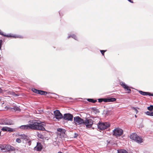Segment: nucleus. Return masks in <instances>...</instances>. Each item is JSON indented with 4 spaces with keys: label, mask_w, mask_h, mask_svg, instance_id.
I'll return each instance as SVG.
<instances>
[{
    "label": "nucleus",
    "mask_w": 153,
    "mask_h": 153,
    "mask_svg": "<svg viewBox=\"0 0 153 153\" xmlns=\"http://www.w3.org/2000/svg\"><path fill=\"white\" fill-rule=\"evenodd\" d=\"M31 124L26 125H22L19 128L23 130H34L45 131L44 127L46 126L45 123L41 122L39 120H33L29 121Z\"/></svg>",
    "instance_id": "obj_1"
},
{
    "label": "nucleus",
    "mask_w": 153,
    "mask_h": 153,
    "mask_svg": "<svg viewBox=\"0 0 153 153\" xmlns=\"http://www.w3.org/2000/svg\"><path fill=\"white\" fill-rule=\"evenodd\" d=\"M98 129L100 130H105L110 126L109 123L107 122H100L97 125Z\"/></svg>",
    "instance_id": "obj_2"
},
{
    "label": "nucleus",
    "mask_w": 153,
    "mask_h": 153,
    "mask_svg": "<svg viewBox=\"0 0 153 153\" xmlns=\"http://www.w3.org/2000/svg\"><path fill=\"white\" fill-rule=\"evenodd\" d=\"M130 138L138 143H141L142 142L143 139L139 137L135 133H132L130 136Z\"/></svg>",
    "instance_id": "obj_3"
},
{
    "label": "nucleus",
    "mask_w": 153,
    "mask_h": 153,
    "mask_svg": "<svg viewBox=\"0 0 153 153\" xmlns=\"http://www.w3.org/2000/svg\"><path fill=\"white\" fill-rule=\"evenodd\" d=\"M57 131L58 132L57 133V135L59 138H62L66 137L65 129L62 128H58Z\"/></svg>",
    "instance_id": "obj_4"
},
{
    "label": "nucleus",
    "mask_w": 153,
    "mask_h": 153,
    "mask_svg": "<svg viewBox=\"0 0 153 153\" xmlns=\"http://www.w3.org/2000/svg\"><path fill=\"white\" fill-rule=\"evenodd\" d=\"M113 135L116 137L121 136L123 134V130L120 128L117 127L113 130Z\"/></svg>",
    "instance_id": "obj_5"
},
{
    "label": "nucleus",
    "mask_w": 153,
    "mask_h": 153,
    "mask_svg": "<svg viewBox=\"0 0 153 153\" xmlns=\"http://www.w3.org/2000/svg\"><path fill=\"white\" fill-rule=\"evenodd\" d=\"M54 113L55 116V118L57 119L58 121L63 118V115L60 113L59 110H56L54 111Z\"/></svg>",
    "instance_id": "obj_6"
},
{
    "label": "nucleus",
    "mask_w": 153,
    "mask_h": 153,
    "mask_svg": "<svg viewBox=\"0 0 153 153\" xmlns=\"http://www.w3.org/2000/svg\"><path fill=\"white\" fill-rule=\"evenodd\" d=\"M84 120L79 117L76 116L74 117V121L76 124L80 125L84 124Z\"/></svg>",
    "instance_id": "obj_7"
},
{
    "label": "nucleus",
    "mask_w": 153,
    "mask_h": 153,
    "mask_svg": "<svg viewBox=\"0 0 153 153\" xmlns=\"http://www.w3.org/2000/svg\"><path fill=\"white\" fill-rule=\"evenodd\" d=\"M73 117V115L72 114L70 113H66L64 114L62 118L65 120L72 121Z\"/></svg>",
    "instance_id": "obj_8"
},
{
    "label": "nucleus",
    "mask_w": 153,
    "mask_h": 153,
    "mask_svg": "<svg viewBox=\"0 0 153 153\" xmlns=\"http://www.w3.org/2000/svg\"><path fill=\"white\" fill-rule=\"evenodd\" d=\"M84 124L86 126V128H90L93 124V120L91 119H86L85 121H84Z\"/></svg>",
    "instance_id": "obj_9"
},
{
    "label": "nucleus",
    "mask_w": 153,
    "mask_h": 153,
    "mask_svg": "<svg viewBox=\"0 0 153 153\" xmlns=\"http://www.w3.org/2000/svg\"><path fill=\"white\" fill-rule=\"evenodd\" d=\"M120 85L123 88L125 89L128 91L127 92L128 93H130L131 92V90L129 87L125 83L123 82H120Z\"/></svg>",
    "instance_id": "obj_10"
},
{
    "label": "nucleus",
    "mask_w": 153,
    "mask_h": 153,
    "mask_svg": "<svg viewBox=\"0 0 153 153\" xmlns=\"http://www.w3.org/2000/svg\"><path fill=\"white\" fill-rule=\"evenodd\" d=\"M0 35H1L3 36H4L5 37H13V38H22V36H16V35H14L12 36L11 35V34H8V35H6L4 34L2 32V31L0 30Z\"/></svg>",
    "instance_id": "obj_11"
},
{
    "label": "nucleus",
    "mask_w": 153,
    "mask_h": 153,
    "mask_svg": "<svg viewBox=\"0 0 153 153\" xmlns=\"http://www.w3.org/2000/svg\"><path fill=\"white\" fill-rule=\"evenodd\" d=\"M1 130L3 131H8L9 132L15 131V129L6 127H3Z\"/></svg>",
    "instance_id": "obj_12"
},
{
    "label": "nucleus",
    "mask_w": 153,
    "mask_h": 153,
    "mask_svg": "<svg viewBox=\"0 0 153 153\" xmlns=\"http://www.w3.org/2000/svg\"><path fill=\"white\" fill-rule=\"evenodd\" d=\"M42 149V146L41 143L37 142V143L36 146L34 148V150H36L38 151H40Z\"/></svg>",
    "instance_id": "obj_13"
},
{
    "label": "nucleus",
    "mask_w": 153,
    "mask_h": 153,
    "mask_svg": "<svg viewBox=\"0 0 153 153\" xmlns=\"http://www.w3.org/2000/svg\"><path fill=\"white\" fill-rule=\"evenodd\" d=\"M5 150L8 151H14L15 150L14 147L10 145H7L4 147Z\"/></svg>",
    "instance_id": "obj_14"
},
{
    "label": "nucleus",
    "mask_w": 153,
    "mask_h": 153,
    "mask_svg": "<svg viewBox=\"0 0 153 153\" xmlns=\"http://www.w3.org/2000/svg\"><path fill=\"white\" fill-rule=\"evenodd\" d=\"M5 120V125H11L13 124V122L11 120L7 119L4 118Z\"/></svg>",
    "instance_id": "obj_15"
},
{
    "label": "nucleus",
    "mask_w": 153,
    "mask_h": 153,
    "mask_svg": "<svg viewBox=\"0 0 153 153\" xmlns=\"http://www.w3.org/2000/svg\"><path fill=\"white\" fill-rule=\"evenodd\" d=\"M20 138L25 140V141H28L29 139V137L24 134H22L20 135Z\"/></svg>",
    "instance_id": "obj_16"
},
{
    "label": "nucleus",
    "mask_w": 153,
    "mask_h": 153,
    "mask_svg": "<svg viewBox=\"0 0 153 153\" xmlns=\"http://www.w3.org/2000/svg\"><path fill=\"white\" fill-rule=\"evenodd\" d=\"M11 108V109H13L14 111H21L20 109L18 107L16 106H15L14 105V106H13L12 107H11V108Z\"/></svg>",
    "instance_id": "obj_17"
},
{
    "label": "nucleus",
    "mask_w": 153,
    "mask_h": 153,
    "mask_svg": "<svg viewBox=\"0 0 153 153\" xmlns=\"http://www.w3.org/2000/svg\"><path fill=\"white\" fill-rule=\"evenodd\" d=\"M138 92L140 94L143 96L148 95H149V92H144L141 91H139Z\"/></svg>",
    "instance_id": "obj_18"
},
{
    "label": "nucleus",
    "mask_w": 153,
    "mask_h": 153,
    "mask_svg": "<svg viewBox=\"0 0 153 153\" xmlns=\"http://www.w3.org/2000/svg\"><path fill=\"white\" fill-rule=\"evenodd\" d=\"M0 125H5V120L4 118H2L0 119Z\"/></svg>",
    "instance_id": "obj_19"
},
{
    "label": "nucleus",
    "mask_w": 153,
    "mask_h": 153,
    "mask_svg": "<svg viewBox=\"0 0 153 153\" xmlns=\"http://www.w3.org/2000/svg\"><path fill=\"white\" fill-rule=\"evenodd\" d=\"M47 94V92L45 91H44L42 90H39V94L41 95H46Z\"/></svg>",
    "instance_id": "obj_20"
},
{
    "label": "nucleus",
    "mask_w": 153,
    "mask_h": 153,
    "mask_svg": "<svg viewBox=\"0 0 153 153\" xmlns=\"http://www.w3.org/2000/svg\"><path fill=\"white\" fill-rule=\"evenodd\" d=\"M9 93L10 94L12 95L13 96H15V97H18L19 96V95L18 94H16L13 91H9Z\"/></svg>",
    "instance_id": "obj_21"
},
{
    "label": "nucleus",
    "mask_w": 153,
    "mask_h": 153,
    "mask_svg": "<svg viewBox=\"0 0 153 153\" xmlns=\"http://www.w3.org/2000/svg\"><path fill=\"white\" fill-rule=\"evenodd\" d=\"M70 37H72V38L76 40H77V37H76V36L74 34H72L71 35H69L68 37V38L69 39Z\"/></svg>",
    "instance_id": "obj_22"
},
{
    "label": "nucleus",
    "mask_w": 153,
    "mask_h": 153,
    "mask_svg": "<svg viewBox=\"0 0 153 153\" xmlns=\"http://www.w3.org/2000/svg\"><path fill=\"white\" fill-rule=\"evenodd\" d=\"M87 101L90 102H92L94 103L96 102L97 101V100H94V99H93L90 98L88 99H87Z\"/></svg>",
    "instance_id": "obj_23"
},
{
    "label": "nucleus",
    "mask_w": 153,
    "mask_h": 153,
    "mask_svg": "<svg viewBox=\"0 0 153 153\" xmlns=\"http://www.w3.org/2000/svg\"><path fill=\"white\" fill-rule=\"evenodd\" d=\"M118 153H128L127 152L125 149H121L118 151Z\"/></svg>",
    "instance_id": "obj_24"
},
{
    "label": "nucleus",
    "mask_w": 153,
    "mask_h": 153,
    "mask_svg": "<svg viewBox=\"0 0 153 153\" xmlns=\"http://www.w3.org/2000/svg\"><path fill=\"white\" fill-rule=\"evenodd\" d=\"M55 94L57 97H56V98H59L60 99H63L64 100L65 99V97L62 96H59L57 94Z\"/></svg>",
    "instance_id": "obj_25"
},
{
    "label": "nucleus",
    "mask_w": 153,
    "mask_h": 153,
    "mask_svg": "<svg viewBox=\"0 0 153 153\" xmlns=\"http://www.w3.org/2000/svg\"><path fill=\"white\" fill-rule=\"evenodd\" d=\"M37 136L40 139H43L44 138V136L41 134L38 133Z\"/></svg>",
    "instance_id": "obj_26"
},
{
    "label": "nucleus",
    "mask_w": 153,
    "mask_h": 153,
    "mask_svg": "<svg viewBox=\"0 0 153 153\" xmlns=\"http://www.w3.org/2000/svg\"><path fill=\"white\" fill-rule=\"evenodd\" d=\"M39 90H40L36 89L35 88H33L32 89V91H33V92L34 93H37L38 94H39Z\"/></svg>",
    "instance_id": "obj_27"
},
{
    "label": "nucleus",
    "mask_w": 153,
    "mask_h": 153,
    "mask_svg": "<svg viewBox=\"0 0 153 153\" xmlns=\"http://www.w3.org/2000/svg\"><path fill=\"white\" fill-rule=\"evenodd\" d=\"M109 102H114L116 101V99L114 98H109Z\"/></svg>",
    "instance_id": "obj_28"
},
{
    "label": "nucleus",
    "mask_w": 153,
    "mask_h": 153,
    "mask_svg": "<svg viewBox=\"0 0 153 153\" xmlns=\"http://www.w3.org/2000/svg\"><path fill=\"white\" fill-rule=\"evenodd\" d=\"M92 109L93 111H95L96 113H99L100 112V111L98 109H97V108H95V107H93V108H92Z\"/></svg>",
    "instance_id": "obj_29"
},
{
    "label": "nucleus",
    "mask_w": 153,
    "mask_h": 153,
    "mask_svg": "<svg viewBox=\"0 0 153 153\" xmlns=\"http://www.w3.org/2000/svg\"><path fill=\"white\" fill-rule=\"evenodd\" d=\"M147 109L150 111H152L153 110V105H151L150 106L148 107Z\"/></svg>",
    "instance_id": "obj_30"
},
{
    "label": "nucleus",
    "mask_w": 153,
    "mask_h": 153,
    "mask_svg": "<svg viewBox=\"0 0 153 153\" xmlns=\"http://www.w3.org/2000/svg\"><path fill=\"white\" fill-rule=\"evenodd\" d=\"M103 101L105 102H109V99L108 98H103Z\"/></svg>",
    "instance_id": "obj_31"
},
{
    "label": "nucleus",
    "mask_w": 153,
    "mask_h": 153,
    "mask_svg": "<svg viewBox=\"0 0 153 153\" xmlns=\"http://www.w3.org/2000/svg\"><path fill=\"white\" fill-rule=\"evenodd\" d=\"M2 40L1 39H0V50H1V47L2 44Z\"/></svg>",
    "instance_id": "obj_32"
},
{
    "label": "nucleus",
    "mask_w": 153,
    "mask_h": 153,
    "mask_svg": "<svg viewBox=\"0 0 153 153\" xmlns=\"http://www.w3.org/2000/svg\"><path fill=\"white\" fill-rule=\"evenodd\" d=\"M16 141L17 142L19 143L21 142V140L19 138H17L16 140Z\"/></svg>",
    "instance_id": "obj_33"
},
{
    "label": "nucleus",
    "mask_w": 153,
    "mask_h": 153,
    "mask_svg": "<svg viewBox=\"0 0 153 153\" xmlns=\"http://www.w3.org/2000/svg\"><path fill=\"white\" fill-rule=\"evenodd\" d=\"M106 51V50H100V52H101L102 54L103 55H104V53Z\"/></svg>",
    "instance_id": "obj_34"
},
{
    "label": "nucleus",
    "mask_w": 153,
    "mask_h": 153,
    "mask_svg": "<svg viewBox=\"0 0 153 153\" xmlns=\"http://www.w3.org/2000/svg\"><path fill=\"white\" fill-rule=\"evenodd\" d=\"M132 108L133 109V110H134V111H136V114H137L138 112V110L135 108L133 107Z\"/></svg>",
    "instance_id": "obj_35"
},
{
    "label": "nucleus",
    "mask_w": 153,
    "mask_h": 153,
    "mask_svg": "<svg viewBox=\"0 0 153 153\" xmlns=\"http://www.w3.org/2000/svg\"><path fill=\"white\" fill-rule=\"evenodd\" d=\"M103 98H100L98 99V102H101L103 101Z\"/></svg>",
    "instance_id": "obj_36"
},
{
    "label": "nucleus",
    "mask_w": 153,
    "mask_h": 153,
    "mask_svg": "<svg viewBox=\"0 0 153 153\" xmlns=\"http://www.w3.org/2000/svg\"><path fill=\"white\" fill-rule=\"evenodd\" d=\"M111 111H109V110L106 111V114L107 115H108L110 114Z\"/></svg>",
    "instance_id": "obj_37"
},
{
    "label": "nucleus",
    "mask_w": 153,
    "mask_h": 153,
    "mask_svg": "<svg viewBox=\"0 0 153 153\" xmlns=\"http://www.w3.org/2000/svg\"><path fill=\"white\" fill-rule=\"evenodd\" d=\"M27 141V143L28 144V145L29 146H30V145H31V140H30V139L29 138V140H28V141Z\"/></svg>",
    "instance_id": "obj_38"
},
{
    "label": "nucleus",
    "mask_w": 153,
    "mask_h": 153,
    "mask_svg": "<svg viewBox=\"0 0 153 153\" xmlns=\"http://www.w3.org/2000/svg\"><path fill=\"white\" fill-rule=\"evenodd\" d=\"M150 112L149 111H147L145 112L146 114L148 115L149 116Z\"/></svg>",
    "instance_id": "obj_39"
},
{
    "label": "nucleus",
    "mask_w": 153,
    "mask_h": 153,
    "mask_svg": "<svg viewBox=\"0 0 153 153\" xmlns=\"http://www.w3.org/2000/svg\"><path fill=\"white\" fill-rule=\"evenodd\" d=\"M78 136V134H77L75 133L74 134V138H76Z\"/></svg>",
    "instance_id": "obj_40"
},
{
    "label": "nucleus",
    "mask_w": 153,
    "mask_h": 153,
    "mask_svg": "<svg viewBox=\"0 0 153 153\" xmlns=\"http://www.w3.org/2000/svg\"><path fill=\"white\" fill-rule=\"evenodd\" d=\"M149 94L148 95L149 96H153V93L151 94L149 92Z\"/></svg>",
    "instance_id": "obj_41"
},
{
    "label": "nucleus",
    "mask_w": 153,
    "mask_h": 153,
    "mask_svg": "<svg viewBox=\"0 0 153 153\" xmlns=\"http://www.w3.org/2000/svg\"><path fill=\"white\" fill-rule=\"evenodd\" d=\"M152 114H153V111L151 112H150L149 116H152Z\"/></svg>",
    "instance_id": "obj_42"
},
{
    "label": "nucleus",
    "mask_w": 153,
    "mask_h": 153,
    "mask_svg": "<svg viewBox=\"0 0 153 153\" xmlns=\"http://www.w3.org/2000/svg\"><path fill=\"white\" fill-rule=\"evenodd\" d=\"M129 2L131 3H133V2L131 0H128Z\"/></svg>",
    "instance_id": "obj_43"
},
{
    "label": "nucleus",
    "mask_w": 153,
    "mask_h": 153,
    "mask_svg": "<svg viewBox=\"0 0 153 153\" xmlns=\"http://www.w3.org/2000/svg\"><path fill=\"white\" fill-rule=\"evenodd\" d=\"M2 91V89L1 88H0V93Z\"/></svg>",
    "instance_id": "obj_44"
},
{
    "label": "nucleus",
    "mask_w": 153,
    "mask_h": 153,
    "mask_svg": "<svg viewBox=\"0 0 153 153\" xmlns=\"http://www.w3.org/2000/svg\"><path fill=\"white\" fill-rule=\"evenodd\" d=\"M59 15L60 16H61V14H60V11H59Z\"/></svg>",
    "instance_id": "obj_45"
},
{
    "label": "nucleus",
    "mask_w": 153,
    "mask_h": 153,
    "mask_svg": "<svg viewBox=\"0 0 153 153\" xmlns=\"http://www.w3.org/2000/svg\"><path fill=\"white\" fill-rule=\"evenodd\" d=\"M1 97H0V101H1Z\"/></svg>",
    "instance_id": "obj_46"
},
{
    "label": "nucleus",
    "mask_w": 153,
    "mask_h": 153,
    "mask_svg": "<svg viewBox=\"0 0 153 153\" xmlns=\"http://www.w3.org/2000/svg\"><path fill=\"white\" fill-rule=\"evenodd\" d=\"M135 117H137V115H135Z\"/></svg>",
    "instance_id": "obj_47"
},
{
    "label": "nucleus",
    "mask_w": 153,
    "mask_h": 153,
    "mask_svg": "<svg viewBox=\"0 0 153 153\" xmlns=\"http://www.w3.org/2000/svg\"><path fill=\"white\" fill-rule=\"evenodd\" d=\"M152 116H153V111Z\"/></svg>",
    "instance_id": "obj_48"
},
{
    "label": "nucleus",
    "mask_w": 153,
    "mask_h": 153,
    "mask_svg": "<svg viewBox=\"0 0 153 153\" xmlns=\"http://www.w3.org/2000/svg\"><path fill=\"white\" fill-rule=\"evenodd\" d=\"M70 98V99H71V98Z\"/></svg>",
    "instance_id": "obj_49"
}]
</instances>
